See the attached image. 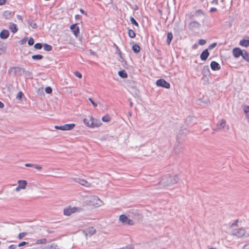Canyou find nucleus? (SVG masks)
I'll use <instances>...</instances> for the list:
<instances>
[{
	"label": "nucleus",
	"mask_w": 249,
	"mask_h": 249,
	"mask_svg": "<svg viewBox=\"0 0 249 249\" xmlns=\"http://www.w3.org/2000/svg\"><path fill=\"white\" fill-rule=\"evenodd\" d=\"M179 178L177 175L171 176L168 174L163 176L158 186L160 187L169 186L177 183L179 181Z\"/></svg>",
	"instance_id": "obj_1"
},
{
	"label": "nucleus",
	"mask_w": 249,
	"mask_h": 249,
	"mask_svg": "<svg viewBox=\"0 0 249 249\" xmlns=\"http://www.w3.org/2000/svg\"><path fill=\"white\" fill-rule=\"evenodd\" d=\"M25 72L24 69L20 67H11L8 70V73L13 76H20Z\"/></svg>",
	"instance_id": "obj_2"
},
{
	"label": "nucleus",
	"mask_w": 249,
	"mask_h": 249,
	"mask_svg": "<svg viewBox=\"0 0 249 249\" xmlns=\"http://www.w3.org/2000/svg\"><path fill=\"white\" fill-rule=\"evenodd\" d=\"M216 129L221 130H228L229 127L228 124H226V121L225 119H221L218 121L216 124Z\"/></svg>",
	"instance_id": "obj_3"
},
{
	"label": "nucleus",
	"mask_w": 249,
	"mask_h": 249,
	"mask_svg": "<svg viewBox=\"0 0 249 249\" xmlns=\"http://www.w3.org/2000/svg\"><path fill=\"white\" fill-rule=\"evenodd\" d=\"M119 220L124 224L128 225H133L134 224V222L132 220L128 219V217L124 214H121L120 216Z\"/></svg>",
	"instance_id": "obj_4"
},
{
	"label": "nucleus",
	"mask_w": 249,
	"mask_h": 249,
	"mask_svg": "<svg viewBox=\"0 0 249 249\" xmlns=\"http://www.w3.org/2000/svg\"><path fill=\"white\" fill-rule=\"evenodd\" d=\"M156 85L158 87L169 89L170 84L163 79H160L156 81Z\"/></svg>",
	"instance_id": "obj_5"
},
{
	"label": "nucleus",
	"mask_w": 249,
	"mask_h": 249,
	"mask_svg": "<svg viewBox=\"0 0 249 249\" xmlns=\"http://www.w3.org/2000/svg\"><path fill=\"white\" fill-rule=\"evenodd\" d=\"M196 123V119L194 116H188L185 121V124L188 127H191Z\"/></svg>",
	"instance_id": "obj_6"
},
{
	"label": "nucleus",
	"mask_w": 249,
	"mask_h": 249,
	"mask_svg": "<svg viewBox=\"0 0 249 249\" xmlns=\"http://www.w3.org/2000/svg\"><path fill=\"white\" fill-rule=\"evenodd\" d=\"M82 232L86 236H87L88 235L91 236L96 232V230L93 227H90L82 230Z\"/></svg>",
	"instance_id": "obj_7"
},
{
	"label": "nucleus",
	"mask_w": 249,
	"mask_h": 249,
	"mask_svg": "<svg viewBox=\"0 0 249 249\" xmlns=\"http://www.w3.org/2000/svg\"><path fill=\"white\" fill-rule=\"evenodd\" d=\"M90 127L92 128L100 126L102 124L100 120L94 118L92 116H90Z\"/></svg>",
	"instance_id": "obj_8"
},
{
	"label": "nucleus",
	"mask_w": 249,
	"mask_h": 249,
	"mask_svg": "<svg viewBox=\"0 0 249 249\" xmlns=\"http://www.w3.org/2000/svg\"><path fill=\"white\" fill-rule=\"evenodd\" d=\"M79 208L77 207L69 208L64 210V214L65 215H70L72 213H75Z\"/></svg>",
	"instance_id": "obj_9"
},
{
	"label": "nucleus",
	"mask_w": 249,
	"mask_h": 249,
	"mask_svg": "<svg viewBox=\"0 0 249 249\" xmlns=\"http://www.w3.org/2000/svg\"><path fill=\"white\" fill-rule=\"evenodd\" d=\"M245 50H242L239 47H234V57L238 58L241 56L242 57Z\"/></svg>",
	"instance_id": "obj_10"
},
{
	"label": "nucleus",
	"mask_w": 249,
	"mask_h": 249,
	"mask_svg": "<svg viewBox=\"0 0 249 249\" xmlns=\"http://www.w3.org/2000/svg\"><path fill=\"white\" fill-rule=\"evenodd\" d=\"M245 230L243 228L234 229V235L238 237H241L244 235Z\"/></svg>",
	"instance_id": "obj_11"
},
{
	"label": "nucleus",
	"mask_w": 249,
	"mask_h": 249,
	"mask_svg": "<svg viewBox=\"0 0 249 249\" xmlns=\"http://www.w3.org/2000/svg\"><path fill=\"white\" fill-rule=\"evenodd\" d=\"M70 29L75 36H77L79 34V28L77 26L76 23L71 25Z\"/></svg>",
	"instance_id": "obj_12"
},
{
	"label": "nucleus",
	"mask_w": 249,
	"mask_h": 249,
	"mask_svg": "<svg viewBox=\"0 0 249 249\" xmlns=\"http://www.w3.org/2000/svg\"><path fill=\"white\" fill-rule=\"evenodd\" d=\"M209 55V52L208 51V49H206L204 50L200 55V59L203 61H205L208 58V56Z\"/></svg>",
	"instance_id": "obj_13"
},
{
	"label": "nucleus",
	"mask_w": 249,
	"mask_h": 249,
	"mask_svg": "<svg viewBox=\"0 0 249 249\" xmlns=\"http://www.w3.org/2000/svg\"><path fill=\"white\" fill-rule=\"evenodd\" d=\"M74 181L82 185L88 187L89 186V184L88 182V181L84 179L80 178H74L73 179Z\"/></svg>",
	"instance_id": "obj_14"
},
{
	"label": "nucleus",
	"mask_w": 249,
	"mask_h": 249,
	"mask_svg": "<svg viewBox=\"0 0 249 249\" xmlns=\"http://www.w3.org/2000/svg\"><path fill=\"white\" fill-rule=\"evenodd\" d=\"M200 24L196 21H193L189 24V28L191 30L199 28Z\"/></svg>",
	"instance_id": "obj_15"
},
{
	"label": "nucleus",
	"mask_w": 249,
	"mask_h": 249,
	"mask_svg": "<svg viewBox=\"0 0 249 249\" xmlns=\"http://www.w3.org/2000/svg\"><path fill=\"white\" fill-rule=\"evenodd\" d=\"M15 12L10 11H6L3 14V17L7 19H11L14 15Z\"/></svg>",
	"instance_id": "obj_16"
},
{
	"label": "nucleus",
	"mask_w": 249,
	"mask_h": 249,
	"mask_svg": "<svg viewBox=\"0 0 249 249\" xmlns=\"http://www.w3.org/2000/svg\"><path fill=\"white\" fill-rule=\"evenodd\" d=\"M9 36V32L7 30H2L0 33V37L1 39H7Z\"/></svg>",
	"instance_id": "obj_17"
},
{
	"label": "nucleus",
	"mask_w": 249,
	"mask_h": 249,
	"mask_svg": "<svg viewBox=\"0 0 249 249\" xmlns=\"http://www.w3.org/2000/svg\"><path fill=\"white\" fill-rule=\"evenodd\" d=\"M210 66L213 71H217L220 69V65L216 61H213L211 63Z\"/></svg>",
	"instance_id": "obj_18"
},
{
	"label": "nucleus",
	"mask_w": 249,
	"mask_h": 249,
	"mask_svg": "<svg viewBox=\"0 0 249 249\" xmlns=\"http://www.w3.org/2000/svg\"><path fill=\"white\" fill-rule=\"evenodd\" d=\"M75 126L74 124H68L63 125V130H72Z\"/></svg>",
	"instance_id": "obj_19"
},
{
	"label": "nucleus",
	"mask_w": 249,
	"mask_h": 249,
	"mask_svg": "<svg viewBox=\"0 0 249 249\" xmlns=\"http://www.w3.org/2000/svg\"><path fill=\"white\" fill-rule=\"evenodd\" d=\"M9 29L13 33H16L18 31V28L16 24L13 23H10L9 25Z\"/></svg>",
	"instance_id": "obj_20"
},
{
	"label": "nucleus",
	"mask_w": 249,
	"mask_h": 249,
	"mask_svg": "<svg viewBox=\"0 0 249 249\" xmlns=\"http://www.w3.org/2000/svg\"><path fill=\"white\" fill-rule=\"evenodd\" d=\"M243 112L245 114V117L247 119H249V106L245 105L243 107Z\"/></svg>",
	"instance_id": "obj_21"
},
{
	"label": "nucleus",
	"mask_w": 249,
	"mask_h": 249,
	"mask_svg": "<svg viewBox=\"0 0 249 249\" xmlns=\"http://www.w3.org/2000/svg\"><path fill=\"white\" fill-rule=\"evenodd\" d=\"M27 22L29 24L30 26H31L33 29H36L37 27V24L36 23L34 22V21L32 19H27Z\"/></svg>",
	"instance_id": "obj_22"
},
{
	"label": "nucleus",
	"mask_w": 249,
	"mask_h": 249,
	"mask_svg": "<svg viewBox=\"0 0 249 249\" xmlns=\"http://www.w3.org/2000/svg\"><path fill=\"white\" fill-rule=\"evenodd\" d=\"M210 69L208 66H205L202 71V73L204 76L209 75Z\"/></svg>",
	"instance_id": "obj_23"
},
{
	"label": "nucleus",
	"mask_w": 249,
	"mask_h": 249,
	"mask_svg": "<svg viewBox=\"0 0 249 249\" xmlns=\"http://www.w3.org/2000/svg\"><path fill=\"white\" fill-rule=\"evenodd\" d=\"M173 36L172 33L168 32L167 34V39H166V43L167 45H169L173 39Z\"/></svg>",
	"instance_id": "obj_24"
},
{
	"label": "nucleus",
	"mask_w": 249,
	"mask_h": 249,
	"mask_svg": "<svg viewBox=\"0 0 249 249\" xmlns=\"http://www.w3.org/2000/svg\"><path fill=\"white\" fill-rule=\"evenodd\" d=\"M239 44L242 46L248 47L249 46V39H243L240 40Z\"/></svg>",
	"instance_id": "obj_25"
},
{
	"label": "nucleus",
	"mask_w": 249,
	"mask_h": 249,
	"mask_svg": "<svg viewBox=\"0 0 249 249\" xmlns=\"http://www.w3.org/2000/svg\"><path fill=\"white\" fill-rule=\"evenodd\" d=\"M188 127L186 125H183L181 126L180 129V132L182 133V134H186L188 133L189 130H188Z\"/></svg>",
	"instance_id": "obj_26"
},
{
	"label": "nucleus",
	"mask_w": 249,
	"mask_h": 249,
	"mask_svg": "<svg viewBox=\"0 0 249 249\" xmlns=\"http://www.w3.org/2000/svg\"><path fill=\"white\" fill-rule=\"evenodd\" d=\"M18 186L22 189H24L26 188L27 182L24 180H19L18 182Z\"/></svg>",
	"instance_id": "obj_27"
},
{
	"label": "nucleus",
	"mask_w": 249,
	"mask_h": 249,
	"mask_svg": "<svg viewBox=\"0 0 249 249\" xmlns=\"http://www.w3.org/2000/svg\"><path fill=\"white\" fill-rule=\"evenodd\" d=\"M132 49L134 53H137L140 52L141 48L138 44H135L132 46Z\"/></svg>",
	"instance_id": "obj_28"
},
{
	"label": "nucleus",
	"mask_w": 249,
	"mask_h": 249,
	"mask_svg": "<svg viewBox=\"0 0 249 249\" xmlns=\"http://www.w3.org/2000/svg\"><path fill=\"white\" fill-rule=\"evenodd\" d=\"M118 75L123 78H126L128 76L126 72L124 70L120 71L118 72Z\"/></svg>",
	"instance_id": "obj_29"
},
{
	"label": "nucleus",
	"mask_w": 249,
	"mask_h": 249,
	"mask_svg": "<svg viewBox=\"0 0 249 249\" xmlns=\"http://www.w3.org/2000/svg\"><path fill=\"white\" fill-rule=\"evenodd\" d=\"M199 16L204 17V14L201 10L196 11L195 13L192 16V17H196Z\"/></svg>",
	"instance_id": "obj_30"
},
{
	"label": "nucleus",
	"mask_w": 249,
	"mask_h": 249,
	"mask_svg": "<svg viewBox=\"0 0 249 249\" xmlns=\"http://www.w3.org/2000/svg\"><path fill=\"white\" fill-rule=\"evenodd\" d=\"M242 58L245 61L249 63V53H248L246 50L244 51V54L242 56Z\"/></svg>",
	"instance_id": "obj_31"
},
{
	"label": "nucleus",
	"mask_w": 249,
	"mask_h": 249,
	"mask_svg": "<svg viewBox=\"0 0 249 249\" xmlns=\"http://www.w3.org/2000/svg\"><path fill=\"white\" fill-rule=\"evenodd\" d=\"M43 58L41 54H35L32 56V58L35 60H41Z\"/></svg>",
	"instance_id": "obj_32"
},
{
	"label": "nucleus",
	"mask_w": 249,
	"mask_h": 249,
	"mask_svg": "<svg viewBox=\"0 0 249 249\" xmlns=\"http://www.w3.org/2000/svg\"><path fill=\"white\" fill-rule=\"evenodd\" d=\"M128 36L130 38H134L136 36V34L134 31L131 29L128 30Z\"/></svg>",
	"instance_id": "obj_33"
},
{
	"label": "nucleus",
	"mask_w": 249,
	"mask_h": 249,
	"mask_svg": "<svg viewBox=\"0 0 249 249\" xmlns=\"http://www.w3.org/2000/svg\"><path fill=\"white\" fill-rule=\"evenodd\" d=\"M174 150L176 153L178 154L179 152L182 151V147L177 145L175 147Z\"/></svg>",
	"instance_id": "obj_34"
},
{
	"label": "nucleus",
	"mask_w": 249,
	"mask_h": 249,
	"mask_svg": "<svg viewBox=\"0 0 249 249\" xmlns=\"http://www.w3.org/2000/svg\"><path fill=\"white\" fill-rule=\"evenodd\" d=\"M43 47L44 49L46 51H51L53 49L52 46L47 44H44Z\"/></svg>",
	"instance_id": "obj_35"
},
{
	"label": "nucleus",
	"mask_w": 249,
	"mask_h": 249,
	"mask_svg": "<svg viewBox=\"0 0 249 249\" xmlns=\"http://www.w3.org/2000/svg\"><path fill=\"white\" fill-rule=\"evenodd\" d=\"M43 44L41 43H37L35 44L34 48L37 50L41 49L43 47Z\"/></svg>",
	"instance_id": "obj_36"
},
{
	"label": "nucleus",
	"mask_w": 249,
	"mask_h": 249,
	"mask_svg": "<svg viewBox=\"0 0 249 249\" xmlns=\"http://www.w3.org/2000/svg\"><path fill=\"white\" fill-rule=\"evenodd\" d=\"M130 21L132 24H133L137 27H139L138 23L136 21V20L132 17H130Z\"/></svg>",
	"instance_id": "obj_37"
},
{
	"label": "nucleus",
	"mask_w": 249,
	"mask_h": 249,
	"mask_svg": "<svg viewBox=\"0 0 249 249\" xmlns=\"http://www.w3.org/2000/svg\"><path fill=\"white\" fill-rule=\"evenodd\" d=\"M83 122L85 124H86L87 126L90 127V118H89V120H88L87 119H84Z\"/></svg>",
	"instance_id": "obj_38"
},
{
	"label": "nucleus",
	"mask_w": 249,
	"mask_h": 249,
	"mask_svg": "<svg viewBox=\"0 0 249 249\" xmlns=\"http://www.w3.org/2000/svg\"><path fill=\"white\" fill-rule=\"evenodd\" d=\"M111 118L107 115L103 116L102 120L103 122H108L110 120Z\"/></svg>",
	"instance_id": "obj_39"
},
{
	"label": "nucleus",
	"mask_w": 249,
	"mask_h": 249,
	"mask_svg": "<svg viewBox=\"0 0 249 249\" xmlns=\"http://www.w3.org/2000/svg\"><path fill=\"white\" fill-rule=\"evenodd\" d=\"M93 200H96L97 202H96V205L100 206L102 203V201L100 200V199L96 196L93 197Z\"/></svg>",
	"instance_id": "obj_40"
},
{
	"label": "nucleus",
	"mask_w": 249,
	"mask_h": 249,
	"mask_svg": "<svg viewBox=\"0 0 249 249\" xmlns=\"http://www.w3.org/2000/svg\"><path fill=\"white\" fill-rule=\"evenodd\" d=\"M46 241V238H43L41 239H38L36 240V244H44L45 243Z\"/></svg>",
	"instance_id": "obj_41"
},
{
	"label": "nucleus",
	"mask_w": 249,
	"mask_h": 249,
	"mask_svg": "<svg viewBox=\"0 0 249 249\" xmlns=\"http://www.w3.org/2000/svg\"><path fill=\"white\" fill-rule=\"evenodd\" d=\"M25 76L28 77V78H32V72H31V71H25Z\"/></svg>",
	"instance_id": "obj_42"
},
{
	"label": "nucleus",
	"mask_w": 249,
	"mask_h": 249,
	"mask_svg": "<svg viewBox=\"0 0 249 249\" xmlns=\"http://www.w3.org/2000/svg\"><path fill=\"white\" fill-rule=\"evenodd\" d=\"M45 92L48 94H51L52 92V89L51 87H47L45 89Z\"/></svg>",
	"instance_id": "obj_43"
},
{
	"label": "nucleus",
	"mask_w": 249,
	"mask_h": 249,
	"mask_svg": "<svg viewBox=\"0 0 249 249\" xmlns=\"http://www.w3.org/2000/svg\"><path fill=\"white\" fill-rule=\"evenodd\" d=\"M24 96V94L22 91H19L17 96V99H21L22 97Z\"/></svg>",
	"instance_id": "obj_44"
},
{
	"label": "nucleus",
	"mask_w": 249,
	"mask_h": 249,
	"mask_svg": "<svg viewBox=\"0 0 249 249\" xmlns=\"http://www.w3.org/2000/svg\"><path fill=\"white\" fill-rule=\"evenodd\" d=\"M27 233L25 232H21L18 235V238L20 239H22L23 237H24L25 235H26Z\"/></svg>",
	"instance_id": "obj_45"
},
{
	"label": "nucleus",
	"mask_w": 249,
	"mask_h": 249,
	"mask_svg": "<svg viewBox=\"0 0 249 249\" xmlns=\"http://www.w3.org/2000/svg\"><path fill=\"white\" fill-rule=\"evenodd\" d=\"M28 44L29 46H32L34 44V39L32 37H30L28 41Z\"/></svg>",
	"instance_id": "obj_46"
},
{
	"label": "nucleus",
	"mask_w": 249,
	"mask_h": 249,
	"mask_svg": "<svg viewBox=\"0 0 249 249\" xmlns=\"http://www.w3.org/2000/svg\"><path fill=\"white\" fill-rule=\"evenodd\" d=\"M28 244H29L28 242H25V241H22V242L19 243L18 246V247H23L24 246H25V245H28Z\"/></svg>",
	"instance_id": "obj_47"
},
{
	"label": "nucleus",
	"mask_w": 249,
	"mask_h": 249,
	"mask_svg": "<svg viewBox=\"0 0 249 249\" xmlns=\"http://www.w3.org/2000/svg\"><path fill=\"white\" fill-rule=\"evenodd\" d=\"M27 40H28V38L27 37H24V38H23L22 39L20 40L19 44H21V45H23L25 43H26V42H27Z\"/></svg>",
	"instance_id": "obj_48"
},
{
	"label": "nucleus",
	"mask_w": 249,
	"mask_h": 249,
	"mask_svg": "<svg viewBox=\"0 0 249 249\" xmlns=\"http://www.w3.org/2000/svg\"><path fill=\"white\" fill-rule=\"evenodd\" d=\"M216 45H217V43L216 42L213 43L209 46L208 49L212 50V49H213L215 47H216Z\"/></svg>",
	"instance_id": "obj_49"
},
{
	"label": "nucleus",
	"mask_w": 249,
	"mask_h": 249,
	"mask_svg": "<svg viewBox=\"0 0 249 249\" xmlns=\"http://www.w3.org/2000/svg\"><path fill=\"white\" fill-rule=\"evenodd\" d=\"M88 100L90 101V102L94 107H96L97 106V104L95 103L91 98H89Z\"/></svg>",
	"instance_id": "obj_50"
},
{
	"label": "nucleus",
	"mask_w": 249,
	"mask_h": 249,
	"mask_svg": "<svg viewBox=\"0 0 249 249\" xmlns=\"http://www.w3.org/2000/svg\"><path fill=\"white\" fill-rule=\"evenodd\" d=\"M33 167L36 169L38 170H41L42 169V167L41 166L37 165V164H34L33 165Z\"/></svg>",
	"instance_id": "obj_51"
},
{
	"label": "nucleus",
	"mask_w": 249,
	"mask_h": 249,
	"mask_svg": "<svg viewBox=\"0 0 249 249\" xmlns=\"http://www.w3.org/2000/svg\"><path fill=\"white\" fill-rule=\"evenodd\" d=\"M206 41L203 39H200L199 40V44L200 45H204L206 44Z\"/></svg>",
	"instance_id": "obj_52"
},
{
	"label": "nucleus",
	"mask_w": 249,
	"mask_h": 249,
	"mask_svg": "<svg viewBox=\"0 0 249 249\" xmlns=\"http://www.w3.org/2000/svg\"><path fill=\"white\" fill-rule=\"evenodd\" d=\"M74 74L76 77H77L79 78H81L82 77L81 73L78 71H75L74 72Z\"/></svg>",
	"instance_id": "obj_53"
},
{
	"label": "nucleus",
	"mask_w": 249,
	"mask_h": 249,
	"mask_svg": "<svg viewBox=\"0 0 249 249\" xmlns=\"http://www.w3.org/2000/svg\"><path fill=\"white\" fill-rule=\"evenodd\" d=\"M208 75H206V76L203 75V77L202 78V79L204 81L208 82L209 81V78H208Z\"/></svg>",
	"instance_id": "obj_54"
},
{
	"label": "nucleus",
	"mask_w": 249,
	"mask_h": 249,
	"mask_svg": "<svg viewBox=\"0 0 249 249\" xmlns=\"http://www.w3.org/2000/svg\"><path fill=\"white\" fill-rule=\"evenodd\" d=\"M17 248V246L15 245H11L9 246L8 249H16Z\"/></svg>",
	"instance_id": "obj_55"
},
{
	"label": "nucleus",
	"mask_w": 249,
	"mask_h": 249,
	"mask_svg": "<svg viewBox=\"0 0 249 249\" xmlns=\"http://www.w3.org/2000/svg\"><path fill=\"white\" fill-rule=\"evenodd\" d=\"M54 128L55 129H59V130H63V125H60V126L55 125L54 126Z\"/></svg>",
	"instance_id": "obj_56"
},
{
	"label": "nucleus",
	"mask_w": 249,
	"mask_h": 249,
	"mask_svg": "<svg viewBox=\"0 0 249 249\" xmlns=\"http://www.w3.org/2000/svg\"><path fill=\"white\" fill-rule=\"evenodd\" d=\"M34 164L26 163L25 166L28 167H33Z\"/></svg>",
	"instance_id": "obj_57"
},
{
	"label": "nucleus",
	"mask_w": 249,
	"mask_h": 249,
	"mask_svg": "<svg viewBox=\"0 0 249 249\" xmlns=\"http://www.w3.org/2000/svg\"><path fill=\"white\" fill-rule=\"evenodd\" d=\"M7 0H0V5H2L6 3Z\"/></svg>",
	"instance_id": "obj_58"
},
{
	"label": "nucleus",
	"mask_w": 249,
	"mask_h": 249,
	"mask_svg": "<svg viewBox=\"0 0 249 249\" xmlns=\"http://www.w3.org/2000/svg\"><path fill=\"white\" fill-rule=\"evenodd\" d=\"M216 11V9L214 7L211 8L210 9V12H214Z\"/></svg>",
	"instance_id": "obj_59"
},
{
	"label": "nucleus",
	"mask_w": 249,
	"mask_h": 249,
	"mask_svg": "<svg viewBox=\"0 0 249 249\" xmlns=\"http://www.w3.org/2000/svg\"><path fill=\"white\" fill-rule=\"evenodd\" d=\"M81 17V16L80 15H76L75 16V18L76 19H80Z\"/></svg>",
	"instance_id": "obj_60"
},
{
	"label": "nucleus",
	"mask_w": 249,
	"mask_h": 249,
	"mask_svg": "<svg viewBox=\"0 0 249 249\" xmlns=\"http://www.w3.org/2000/svg\"><path fill=\"white\" fill-rule=\"evenodd\" d=\"M243 249H249V245H246L244 246Z\"/></svg>",
	"instance_id": "obj_61"
},
{
	"label": "nucleus",
	"mask_w": 249,
	"mask_h": 249,
	"mask_svg": "<svg viewBox=\"0 0 249 249\" xmlns=\"http://www.w3.org/2000/svg\"><path fill=\"white\" fill-rule=\"evenodd\" d=\"M4 105L3 103L0 101V108H3L4 107Z\"/></svg>",
	"instance_id": "obj_62"
},
{
	"label": "nucleus",
	"mask_w": 249,
	"mask_h": 249,
	"mask_svg": "<svg viewBox=\"0 0 249 249\" xmlns=\"http://www.w3.org/2000/svg\"><path fill=\"white\" fill-rule=\"evenodd\" d=\"M238 221H239L238 219H236V220H234V227L237 226V223L238 222Z\"/></svg>",
	"instance_id": "obj_63"
},
{
	"label": "nucleus",
	"mask_w": 249,
	"mask_h": 249,
	"mask_svg": "<svg viewBox=\"0 0 249 249\" xmlns=\"http://www.w3.org/2000/svg\"><path fill=\"white\" fill-rule=\"evenodd\" d=\"M80 11L81 13H82L83 14H86V15L87 14L85 12V11L82 9H80Z\"/></svg>",
	"instance_id": "obj_64"
}]
</instances>
